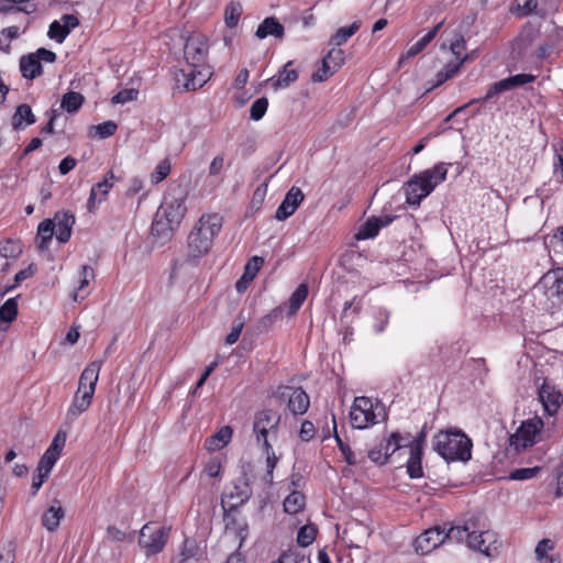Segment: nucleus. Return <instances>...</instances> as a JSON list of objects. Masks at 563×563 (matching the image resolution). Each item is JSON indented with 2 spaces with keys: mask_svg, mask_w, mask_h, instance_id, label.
<instances>
[{
  "mask_svg": "<svg viewBox=\"0 0 563 563\" xmlns=\"http://www.w3.org/2000/svg\"><path fill=\"white\" fill-rule=\"evenodd\" d=\"M449 541H465L470 549L488 558L496 556L500 548V542L494 531L477 530V519L475 518L466 520L462 526L451 527Z\"/></svg>",
  "mask_w": 563,
  "mask_h": 563,
  "instance_id": "f257e3e1",
  "label": "nucleus"
},
{
  "mask_svg": "<svg viewBox=\"0 0 563 563\" xmlns=\"http://www.w3.org/2000/svg\"><path fill=\"white\" fill-rule=\"evenodd\" d=\"M280 417L276 415L272 409H264L255 415L253 431L256 437L257 443L261 444L262 450L266 457V474L263 481L271 485L273 483V472L278 463L273 446L268 440V433H277Z\"/></svg>",
  "mask_w": 563,
  "mask_h": 563,
  "instance_id": "f03ea898",
  "label": "nucleus"
},
{
  "mask_svg": "<svg viewBox=\"0 0 563 563\" xmlns=\"http://www.w3.org/2000/svg\"><path fill=\"white\" fill-rule=\"evenodd\" d=\"M449 165L439 163L433 167L413 175L404 186L406 202L419 206L441 183L446 179Z\"/></svg>",
  "mask_w": 563,
  "mask_h": 563,
  "instance_id": "7ed1b4c3",
  "label": "nucleus"
},
{
  "mask_svg": "<svg viewBox=\"0 0 563 563\" xmlns=\"http://www.w3.org/2000/svg\"><path fill=\"white\" fill-rule=\"evenodd\" d=\"M221 228V216L218 213L202 214L188 236V256L199 258L206 255Z\"/></svg>",
  "mask_w": 563,
  "mask_h": 563,
  "instance_id": "20e7f679",
  "label": "nucleus"
},
{
  "mask_svg": "<svg viewBox=\"0 0 563 563\" xmlns=\"http://www.w3.org/2000/svg\"><path fill=\"white\" fill-rule=\"evenodd\" d=\"M101 366V361H93L80 374L78 388L66 413L67 420H75L90 407Z\"/></svg>",
  "mask_w": 563,
  "mask_h": 563,
  "instance_id": "39448f33",
  "label": "nucleus"
},
{
  "mask_svg": "<svg viewBox=\"0 0 563 563\" xmlns=\"http://www.w3.org/2000/svg\"><path fill=\"white\" fill-rule=\"evenodd\" d=\"M472 441L462 431H440L433 438V449L445 461L466 462L472 457Z\"/></svg>",
  "mask_w": 563,
  "mask_h": 563,
  "instance_id": "423d86ee",
  "label": "nucleus"
},
{
  "mask_svg": "<svg viewBox=\"0 0 563 563\" xmlns=\"http://www.w3.org/2000/svg\"><path fill=\"white\" fill-rule=\"evenodd\" d=\"M387 418L385 407L380 401L368 397H356L350 410V421L355 429H366Z\"/></svg>",
  "mask_w": 563,
  "mask_h": 563,
  "instance_id": "0eeeda50",
  "label": "nucleus"
},
{
  "mask_svg": "<svg viewBox=\"0 0 563 563\" xmlns=\"http://www.w3.org/2000/svg\"><path fill=\"white\" fill-rule=\"evenodd\" d=\"M170 536V528L157 522L150 521L145 523L139 534V545L146 556L161 553Z\"/></svg>",
  "mask_w": 563,
  "mask_h": 563,
  "instance_id": "6e6552de",
  "label": "nucleus"
},
{
  "mask_svg": "<svg viewBox=\"0 0 563 563\" xmlns=\"http://www.w3.org/2000/svg\"><path fill=\"white\" fill-rule=\"evenodd\" d=\"M186 195L180 186L169 189L157 211L159 217H164L172 224L179 225L187 211Z\"/></svg>",
  "mask_w": 563,
  "mask_h": 563,
  "instance_id": "1a4fd4ad",
  "label": "nucleus"
},
{
  "mask_svg": "<svg viewBox=\"0 0 563 563\" xmlns=\"http://www.w3.org/2000/svg\"><path fill=\"white\" fill-rule=\"evenodd\" d=\"M208 52L209 41L205 34L192 33L187 37L184 55L190 67H202L207 64Z\"/></svg>",
  "mask_w": 563,
  "mask_h": 563,
  "instance_id": "9d476101",
  "label": "nucleus"
},
{
  "mask_svg": "<svg viewBox=\"0 0 563 563\" xmlns=\"http://www.w3.org/2000/svg\"><path fill=\"white\" fill-rule=\"evenodd\" d=\"M543 422L540 419L527 420L521 423L517 431L509 438V446L516 453L532 446L536 443V438L539 434Z\"/></svg>",
  "mask_w": 563,
  "mask_h": 563,
  "instance_id": "9b49d317",
  "label": "nucleus"
},
{
  "mask_svg": "<svg viewBox=\"0 0 563 563\" xmlns=\"http://www.w3.org/2000/svg\"><path fill=\"white\" fill-rule=\"evenodd\" d=\"M252 481L253 476L244 470L242 475L233 481L232 487L224 494L222 499L223 508L225 503H229L230 509H235L246 503L253 493L251 487Z\"/></svg>",
  "mask_w": 563,
  "mask_h": 563,
  "instance_id": "f8f14e48",
  "label": "nucleus"
},
{
  "mask_svg": "<svg viewBox=\"0 0 563 563\" xmlns=\"http://www.w3.org/2000/svg\"><path fill=\"white\" fill-rule=\"evenodd\" d=\"M450 529L448 531L440 528H430L418 536L413 542L415 551L418 554L424 555L432 552L440 544L449 541Z\"/></svg>",
  "mask_w": 563,
  "mask_h": 563,
  "instance_id": "ddd939ff",
  "label": "nucleus"
},
{
  "mask_svg": "<svg viewBox=\"0 0 563 563\" xmlns=\"http://www.w3.org/2000/svg\"><path fill=\"white\" fill-rule=\"evenodd\" d=\"M536 76L531 74H517L510 76L508 78L494 82L487 90L486 95L483 98H481V100L482 102H487L492 100L494 97L505 91L525 86L527 84L533 82Z\"/></svg>",
  "mask_w": 563,
  "mask_h": 563,
  "instance_id": "4468645a",
  "label": "nucleus"
},
{
  "mask_svg": "<svg viewBox=\"0 0 563 563\" xmlns=\"http://www.w3.org/2000/svg\"><path fill=\"white\" fill-rule=\"evenodd\" d=\"M303 199L305 195L302 190L299 187L292 186L278 206L275 218L279 221L288 219L296 212Z\"/></svg>",
  "mask_w": 563,
  "mask_h": 563,
  "instance_id": "2eb2a0df",
  "label": "nucleus"
},
{
  "mask_svg": "<svg viewBox=\"0 0 563 563\" xmlns=\"http://www.w3.org/2000/svg\"><path fill=\"white\" fill-rule=\"evenodd\" d=\"M539 398L544 407V410L550 416L555 415L563 404V394L561 390L556 389L554 385H551L547 382H544L539 389Z\"/></svg>",
  "mask_w": 563,
  "mask_h": 563,
  "instance_id": "dca6fc26",
  "label": "nucleus"
},
{
  "mask_svg": "<svg viewBox=\"0 0 563 563\" xmlns=\"http://www.w3.org/2000/svg\"><path fill=\"white\" fill-rule=\"evenodd\" d=\"M114 179V174L109 172L106 174L104 178L97 183L91 187L90 195L87 201V208L91 212L93 211L99 203L106 200L110 189L113 187L112 180Z\"/></svg>",
  "mask_w": 563,
  "mask_h": 563,
  "instance_id": "f3484780",
  "label": "nucleus"
},
{
  "mask_svg": "<svg viewBox=\"0 0 563 563\" xmlns=\"http://www.w3.org/2000/svg\"><path fill=\"white\" fill-rule=\"evenodd\" d=\"M288 394L287 407L295 416H302L310 406V398L301 387H286Z\"/></svg>",
  "mask_w": 563,
  "mask_h": 563,
  "instance_id": "a211bd4d",
  "label": "nucleus"
},
{
  "mask_svg": "<svg viewBox=\"0 0 563 563\" xmlns=\"http://www.w3.org/2000/svg\"><path fill=\"white\" fill-rule=\"evenodd\" d=\"M65 517V511L58 499H54L52 505L42 515V526L49 532H54L60 525L62 519Z\"/></svg>",
  "mask_w": 563,
  "mask_h": 563,
  "instance_id": "6ab92c4d",
  "label": "nucleus"
},
{
  "mask_svg": "<svg viewBox=\"0 0 563 563\" xmlns=\"http://www.w3.org/2000/svg\"><path fill=\"white\" fill-rule=\"evenodd\" d=\"M55 235L60 243H66L71 235L75 217L69 212H57L54 217Z\"/></svg>",
  "mask_w": 563,
  "mask_h": 563,
  "instance_id": "aec40b11",
  "label": "nucleus"
},
{
  "mask_svg": "<svg viewBox=\"0 0 563 563\" xmlns=\"http://www.w3.org/2000/svg\"><path fill=\"white\" fill-rule=\"evenodd\" d=\"M200 560V547L196 540L186 538L179 548L178 554L172 563H198Z\"/></svg>",
  "mask_w": 563,
  "mask_h": 563,
  "instance_id": "412c9836",
  "label": "nucleus"
},
{
  "mask_svg": "<svg viewBox=\"0 0 563 563\" xmlns=\"http://www.w3.org/2000/svg\"><path fill=\"white\" fill-rule=\"evenodd\" d=\"M255 36L258 40H264L267 36H273L277 40H283L285 36V27L282 23H279V21L276 18L268 16L265 18L257 26Z\"/></svg>",
  "mask_w": 563,
  "mask_h": 563,
  "instance_id": "4be33fe9",
  "label": "nucleus"
},
{
  "mask_svg": "<svg viewBox=\"0 0 563 563\" xmlns=\"http://www.w3.org/2000/svg\"><path fill=\"white\" fill-rule=\"evenodd\" d=\"M263 264H264V260L260 256H253L247 261V263L244 267L243 275L235 284V288H236L238 292L242 294L247 289V287L250 286V284L252 283V280L254 279V277L256 276V274L263 266Z\"/></svg>",
  "mask_w": 563,
  "mask_h": 563,
  "instance_id": "5701e85b",
  "label": "nucleus"
},
{
  "mask_svg": "<svg viewBox=\"0 0 563 563\" xmlns=\"http://www.w3.org/2000/svg\"><path fill=\"white\" fill-rule=\"evenodd\" d=\"M294 62H287L277 75L269 78V82L274 90L285 89L298 79V71L292 68Z\"/></svg>",
  "mask_w": 563,
  "mask_h": 563,
  "instance_id": "b1692460",
  "label": "nucleus"
},
{
  "mask_svg": "<svg viewBox=\"0 0 563 563\" xmlns=\"http://www.w3.org/2000/svg\"><path fill=\"white\" fill-rule=\"evenodd\" d=\"M95 280V272L91 266L82 265L79 271L78 286L76 287L73 299L74 301H82L90 294L89 285Z\"/></svg>",
  "mask_w": 563,
  "mask_h": 563,
  "instance_id": "393cba45",
  "label": "nucleus"
},
{
  "mask_svg": "<svg viewBox=\"0 0 563 563\" xmlns=\"http://www.w3.org/2000/svg\"><path fill=\"white\" fill-rule=\"evenodd\" d=\"M183 73L187 78L185 82V88L187 90H196L201 88L211 75L207 64H205L202 67H191L188 71L183 70Z\"/></svg>",
  "mask_w": 563,
  "mask_h": 563,
  "instance_id": "a878e982",
  "label": "nucleus"
},
{
  "mask_svg": "<svg viewBox=\"0 0 563 563\" xmlns=\"http://www.w3.org/2000/svg\"><path fill=\"white\" fill-rule=\"evenodd\" d=\"M36 122V117L33 113L31 107L26 103H21L16 107L11 124L13 130H24L26 126L32 125Z\"/></svg>",
  "mask_w": 563,
  "mask_h": 563,
  "instance_id": "bb28decb",
  "label": "nucleus"
},
{
  "mask_svg": "<svg viewBox=\"0 0 563 563\" xmlns=\"http://www.w3.org/2000/svg\"><path fill=\"white\" fill-rule=\"evenodd\" d=\"M20 71L23 78L31 80L42 75V64L34 53L23 55L20 58Z\"/></svg>",
  "mask_w": 563,
  "mask_h": 563,
  "instance_id": "cd10ccee",
  "label": "nucleus"
},
{
  "mask_svg": "<svg viewBox=\"0 0 563 563\" xmlns=\"http://www.w3.org/2000/svg\"><path fill=\"white\" fill-rule=\"evenodd\" d=\"M55 235V224L51 219L42 221L37 227L36 243L40 251L48 249L49 242Z\"/></svg>",
  "mask_w": 563,
  "mask_h": 563,
  "instance_id": "c85d7f7f",
  "label": "nucleus"
},
{
  "mask_svg": "<svg viewBox=\"0 0 563 563\" xmlns=\"http://www.w3.org/2000/svg\"><path fill=\"white\" fill-rule=\"evenodd\" d=\"M232 437V429L229 426L221 428L217 433L211 435L206 441V449L208 451L221 450L229 443Z\"/></svg>",
  "mask_w": 563,
  "mask_h": 563,
  "instance_id": "c756f323",
  "label": "nucleus"
},
{
  "mask_svg": "<svg viewBox=\"0 0 563 563\" xmlns=\"http://www.w3.org/2000/svg\"><path fill=\"white\" fill-rule=\"evenodd\" d=\"M468 62V54H465L459 62L448 63L435 76V84L433 87H438L444 84L446 80L455 76L464 63Z\"/></svg>",
  "mask_w": 563,
  "mask_h": 563,
  "instance_id": "7c9ffc66",
  "label": "nucleus"
},
{
  "mask_svg": "<svg viewBox=\"0 0 563 563\" xmlns=\"http://www.w3.org/2000/svg\"><path fill=\"white\" fill-rule=\"evenodd\" d=\"M422 452L418 446L409 449V459L407 461V473L410 478H421L423 476L422 470Z\"/></svg>",
  "mask_w": 563,
  "mask_h": 563,
  "instance_id": "2f4dec72",
  "label": "nucleus"
},
{
  "mask_svg": "<svg viewBox=\"0 0 563 563\" xmlns=\"http://www.w3.org/2000/svg\"><path fill=\"white\" fill-rule=\"evenodd\" d=\"M84 101L85 98L81 93L68 91L62 98L60 108L68 113H75L81 108Z\"/></svg>",
  "mask_w": 563,
  "mask_h": 563,
  "instance_id": "473e14b6",
  "label": "nucleus"
},
{
  "mask_svg": "<svg viewBox=\"0 0 563 563\" xmlns=\"http://www.w3.org/2000/svg\"><path fill=\"white\" fill-rule=\"evenodd\" d=\"M308 296V286L306 284H300L296 290L290 296L287 308L289 310V314H295L303 303V301L307 299Z\"/></svg>",
  "mask_w": 563,
  "mask_h": 563,
  "instance_id": "72a5a7b5",
  "label": "nucleus"
},
{
  "mask_svg": "<svg viewBox=\"0 0 563 563\" xmlns=\"http://www.w3.org/2000/svg\"><path fill=\"white\" fill-rule=\"evenodd\" d=\"M176 227V224H172L165 220L164 217H159V212H156L151 230L154 235L168 239Z\"/></svg>",
  "mask_w": 563,
  "mask_h": 563,
  "instance_id": "f704fd0d",
  "label": "nucleus"
},
{
  "mask_svg": "<svg viewBox=\"0 0 563 563\" xmlns=\"http://www.w3.org/2000/svg\"><path fill=\"white\" fill-rule=\"evenodd\" d=\"M243 8L240 2H230L224 10V22L230 29L235 27L242 15Z\"/></svg>",
  "mask_w": 563,
  "mask_h": 563,
  "instance_id": "c9c22d12",
  "label": "nucleus"
},
{
  "mask_svg": "<svg viewBox=\"0 0 563 563\" xmlns=\"http://www.w3.org/2000/svg\"><path fill=\"white\" fill-rule=\"evenodd\" d=\"M360 26L361 23L358 21H355L349 26L340 27L331 37V44H333L334 46L343 45L355 32L358 31Z\"/></svg>",
  "mask_w": 563,
  "mask_h": 563,
  "instance_id": "e433bc0d",
  "label": "nucleus"
},
{
  "mask_svg": "<svg viewBox=\"0 0 563 563\" xmlns=\"http://www.w3.org/2000/svg\"><path fill=\"white\" fill-rule=\"evenodd\" d=\"M305 506V496L299 492H292L284 500V510L287 514H298Z\"/></svg>",
  "mask_w": 563,
  "mask_h": 563,
  "instance_id": "4c0bfd02",
  "label": "nucleus"
},
{
  "mask_svg": "<svg viewBox=\"0 0 563 563\" xmlns=\"http://www.w3.org/2000/svg\"><path fill=\"white\" fill-rule=\"evenodd\" d=\"M67 434L65 431L59 430L53 438L49 446L46 449L44 454L54 457L58 461L60 453L66 444Z\"/></svg>",
  "mask_w": 563,
  "mask_h": 563,
  "instance_id": "58836bf2",
  "label": "nucleus"
},
{
  "mask_svg": "<svg viewBox=\"0 0 563 563\" xmlns=\"http://www.w3.org/2000/svg\"><path fill=\"white\" fill-rule=\"evenodd\" d=\"M553 550V542L549 539H542L536 547V556L541 563H560L556 559L549 556V552Z\"/></svg>",
  "mask_w": 563,
  "mask_h": 563,
  "instance_id": "ea45409f",
  "label": "nucleus"
},
{
  "mask_svg": "<svg viewBox=\"0 0 563 563\" xmlns=\"http://www.w3.org/2000/svg\"><path fill=\"white\" fill-rule=\"evenodd\" d=\"M377 220L374 217L366 220L355 234L356 240H368L375 238L379 232Z\"/></svg>",
  "mask_w": 563,
  "mask_h": 563,
  "instance_id": "a19ab883",
  "label": "nucleus"
},
{
  "mask_svg": "<svg viewBox=\"0 0 563 563\" xmlns=\"http://www.w3.org/2000/svg\"><path fill=\"white\" fill-rule=\"evenodd\" d=\"M18 314V298H9L0 307V321L12 322Z\"/></svg>",
  "mask_w": 563,
  "mask_h": 563,
  "instance_id": "79ce46f5",
  "label": "nucleus"
},
{
  "mask_svg": "<svg viewBox=\"0 0 563 563\" xmlns=\"http://www.w3.org/2000/svg\"><path fill=\"white\" fill-rule=\"evenodd\" d=\"M22 253L21 244L18 241L7 239L0 242V255L4 258H14Z\"/></svg>",
  "mask_w": 563,
  "mask_h": 563,
  "instance_id": "37998d69",
  "label": "nucleus"
},
{
  "mask_svg": "<svg viewBox=\"0 0 563 563\" xmlns=\"http://www.w3.org/2000/svg\"><path fill=\"white\" fill-rule=\"evenodd\" d=\"M432 42L431 35L424 34L420 40L412 44L407 52L399 58V64L406 59H410L421 53L428 44Z\"/></svg>",
  "mask_w": 563,
  "mask_h": 563,
  "instance_id": "c03bdc74",
  "label": "nucleus"
},
{
  "mask_svg": "<svg viewBox=\"0 0 563 563\" xmlns=\"http://www.w3.org/2000/svg\"><path fill=\"white\" fill-rule=\"evenodd\" d=\"M405 438L399 432H393L388 439L383 442L384 453L389 459L397 450L406 446L401 443Z\"/></svg>",
  "mask_w": 563,
  "mask_h": 563,
  "instance_id": "a18cd8bd",
  "label": "nucleus"
},
{
  "mask_svg": "<svg viewBox=\"0 0 563 563\" xmlns=\"http://www.w3.org/2000/svg\"><path fill=\"white\" fill-rule=\"evenodd\" d=\"M118 125L113 121H106L98 125L91 126V131H93V136H98L99 139H107L112 136L117 131ZM92 136V133H89Z\"/></svg>",
  "mask_w": 563,
  "mask_h": 563,
  "instance_id": "49530a36",
  "label": "nucleus"
},
{
  "mask_svg": "<svg viewBox=\"0 0 563 563\" xmlns=\"http://www.w3.org/2000/svg\"><path fill=\"white\" fill-rule=\"evenodd\" d=\"M333 430H334V438H335L336 444H338L340 451L342 452L345 462L349 465L357 464V461L355 459V455H354L353 451L350 449V446L346 443H344L342 441V439L339 437V434L336 432V422H335V417L334 416H333Z\"/></svg>",
  "mask_w": 563,
  "mask_h": 563,
  "instance_id": "de8ad7c7",
  "label": "nucleus"
},
{
  "mask_svg": "<svg viewBox=\"0 0 563 563\" xmlns=\"http://www.w3.org/2000/svg\"><path fill=\"white\" fill-rule=\"evenodd\" d=\"M317 529L313 526H303L297 534V542L300 547H309L316 539Z\"/></svg>",
  "mask_w": 563,
  "mask_h": 563,
  "instance_id": "09e8293b",
  "label": "nucleus"
},
{
  "mask_svg": "<svg viewBox=\"0 0 563 563\" xmlns=\"http://www.w3.org/2000/svg\"><path fill=\"white\" fill-rule=\"evenodd\" d=\"M390 311L386 308H378L374 317V331L376 333H383L389 322Z\"/></svg>",
  "mask_w": 563,
  "mask_h": 563,
  "instance_id": "8fccbe9b",
  "label": "nucleus"
},
{
  "mask_svg": "<svg viewBox=\"0 0 563 563\" xmlns=\"http://www.w3.org/2000/svg\"><path fill=\"white\" fill-rule=\"evenodd\" d=\"M268 108V100L265 97L256 99L250 109V117L254 121L261 120L266 113Z\"/></svg>",
  "mask_w": 563,
  "mask_h": 563,
  "instance_id": "3c124183",
  "label": "nucleus"
},
{
  "mask_svg": "<svg viewBox=\"0 0 563 563\" xmlns=\"http://www.w3.org/2000/svg\"><path fill=\"white\" fill-rule=\"evenodd\" d=\"M69 33L64 27L60 20H55L51 23L47 35L49 38L55 40L58 43H63Z\"/></svg>",
  "mask_w": 563,
  "mask_h": 563,
  "instance_id": "603ef678",
  "label": "nucleus"
},
{
  "mask_svg": "<svg viewBox=\"0 0 563 563\" xmlns=\"http://www.w3.org/2000/svg\"><path fill=\"white\" fill-rule=\"evenodd\" d=\"M539 472L540 467L538 466L517 468L510 473L509 478L514 481H526L534 477Z\"/></svg>",
  "mask_w": 563,
  "mask_h": 563,
  "instance_id": "864d4df0",
  "label": "nucleus"
},
{
  "mask_svg": "<svg viewBox=\"0 0 563 563\" xmlns=\"http://www.w3.org/2000/svg\"><path fill=\"white\" fill-rule=\"evenodd\" d=\"M545 279H552V285L550 287L552 295L563 297V271L554 272L552 276H545Z\"/></svg>",
  "mask_w": 563,
  "mask_h": 563,
  "instance_id": "5fc2aeb1",
  "label": "nucleus"
},
{
  "mask_svg": "<svg viewBox=\"0 0 563 563\" xmlns=\"http://www.w3.org/2000/svg\"><path fill=\"white\" fill-rule=\"evenodd\" d=\"M137 95H139V91L136 89H133V88L123 89V90L119 91L118 93H115L112 97L111 101L114 104L125 103V102L135 100L137 98Z\"/></svg>",
  "mask_w": 563,
  "mask_h": 563,
  "instance_id": "6e6d98bb",
  "label": "nucleus"
},
{
  "mask_svg": "<svg viewBox=\"0 0 563 563\" xmlns=\"http://www.w3.org/2000/svg\"><path fill=\"white\" fill-rule=\"evenodd\" d=\"M323 58L331 64L332 69L338 70L344 62V52L340 48L333 47Z\"/></svg>",
  "mask_w": 563,
  "mask_h": 563,
  "instance_id": "4d7b16f0",
  "label": "nucleus"
},
{
  "mask_svg": "<svg viewBox=\"0 0 563 563\" xmlns=\"http://www.w3.org/2000/svg\"><path fill=\"white\" fill-rule=\"evenodd\" d=\"M170 172V164L168 161H162L155 168L154 173L151 175V180L153 184H158L164 180Z\"/></svg>",
  "mask_w": 563,
  "mask_h": 563,
  "instance_id": "13d9d810",
  "label": "nucleus"
},
{
  "mask_svg": "<svg viewBox=\"0 0 563 563\" xmlns=\"http://www.w3.org/2000/svg\"><path fill=\"white\" fill-rule=\"evenodd\" d=\"M368 459L378 465L387 463L388 457L384 453L383 442L368 451Z\"/></svg>",
  "mask_w": 563,
  "mask_h": 563,
  "instance_id": "bf43d9fd",
  "label": "nucleus"
},
{
  "mask_svg": "<svg viewBox=\"0 0 563 563\" xmlns=\"http://www.w3.org/2000/svg\"><path fill=\"white\" fill-rule=\"evenodd\" d=\"M466 48V41L463 35L459 34L456 38L450 44L451 53L456 57V62L464 57L463 51Z\"/></svg>",
  "mask_w": 563,
  "mask_h": 563,
  "instance_id": "052dcab7",
  "label": "nucleus"
},
{
  "mask_svg": "<svg viewBox=\"0 0 563 563\" xmlns=\"http://www.w3.org/2000/svg\"><path fill=\"white\" fill-rule=\"evenodd\" d=\"M57 460H55L54 457L43 454L37 464L36 472L49 476Z\"/></svg>",
  "mask_w": 563,
  "mask_h": 563,
  "instance_id": "680f3d73",
  "label": "nucleus"
},
{
  "mask_svg": "<svg viewBox=\"0 0 563 563\" xmlns=\"http://www.w3.org/2000/svg\"><path fill=\"white\" fill-rule=\"evenodd\" d=\"M316 434V428L313 423L309 420H306L301 423L299 430V437L302 441H310Z\"/></svg>",
  "mask_w": 563,
  "mask_h": 563,
  "instance_id": "e2e57ef3",
  "label": "nucleus"
},
{
  "mask_svg": "<svg viewBox=\"0 0 563 563\" xmlns=\"http://www.w3.org/2000/svg\"><path fill=\"white\" fill-rule=\"evenodd\" d=\"M550 245L555 252L563 253V227L550 238Z\"/></svg>",
  "mask_w": 563,
  "mask_h": 563,
  "instance_id": "0e129e2a",
  "label": "nucleus"
},
{
  "mask_svg": "<svg viewBox=\"0 0 563 563\" xmlns=\"http://www.w3.org/2000/svg\"><path fill=\"white\" fill-rule=\"evenodd\" d=\"M36 272V266L34 264H30L26 268L21 269L15 274L14 282L15 285H20L23 280L32 277Z\"/></svg>",
  "mask_w": 563,
  "mask_h": 563,
  "instance_id": "69168bd1",
  "label": "nucleus"
},
{
  "mask_svg": "<svg viewBox=\"0 0 563 563\" xmlns=\"http://www.w3.org/2000/svg\"><path fill=\"white\" fill-rule=\"evenodd\" d=\"M35 56L38 58L40 63H54L56 60V54L53 51L41 47L34 52Z\"/></svg>",
  "mask_w": 563,
  "mask_h": 563,
  "instance_id": "338daca9",
  "label": "nucleus"
},
{
  "mask_svg": "<svg viewBox=\"0 0 563 563\" xmlns=\"http://www.w3.org/2000/svg\"><path fill=\"white\" fill-rule=\"evenodd\" d=\"M277 561L279 563H299L302 561V558L294 551H286L280 554Z\"/></svg>",
  "mask_w": 563,
  "mask_h": 563,
  "instance_id": "774afa93",
  "label": "nucleus"
}]
</instances>
